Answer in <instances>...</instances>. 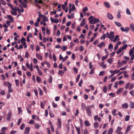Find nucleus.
<instances>
[{
	"label": "nucleus",
	"mask_w": 134,
	"mask_h": 134,
	"mask_svg": "<svg viewBox=\"0 0 134 134\" xmlns=\"http://www.w3.org/2000/svg\"><path fill=\"white\" fill-rule=\"evenodd\" d=\"M91 108L94 109V106L93 105H92L90 106H88L86 107V110L87 111V114L90 117H91L92 116V113L91 110Z\"/></svg>",
	"instance_id": "nucleus-1"
},
{
	"label": "nucleus",
	"mask_w": 134,
	"mask_h": 134,
	"mask_svg": "<svg viewBox=\"0 0 134 134\" xmlns=\"http://www.w3.org/2000/svg\"><path fill=\"white\" fill-rule=\"evenodd\" d=\"M120 29L122 31L125 32L126 33H127L130 30V28L128 27H126L124 29L123 27H121Z\"/></svg>",
	"instance_id": "nucleus-2"
},
{
	"label": "nucleus",
	"mask_w": 134,
	"mask_h": 134,
	"mask_svg": "<svg viewBox=\"0 0 134 134\" xmlns=\"http://www.w3.org/2000/svg\"><path fill=\"white\" fill-rule=\"evenodd\" d=\"M114 32H111L110 35L108 36V38H110V40H111L113 39L114 37Z\"/></svg>",
	"instance_id": "nucleus-3"
},
{
	"label": "nucleus",
	"mask_w": 134,
	"mask_h": 134,
	"mask_svg": "<svg viewBox=\"0 0 134 134\" xmlns=\"http://www.w3.org/2000/svg\"><path fill=\"white\" fill-rule=\"evenodd\" d=\"M72 4L71 3H70L69 5V8L70 9V10H72V12L74 11L75 9V7L74 4H72V6L71 7Z\"/></svg>",
	"instance_id": "nucleus-4"
},
{
	"label": "nucleus",
	"mask_w": 134,
	"mask_h": 134,
	"mask_svg": "<svg viewBox=\"0 0 134 134\" xmlns=\"http://www.w3.org/2000/svg\"><path fill=\"white\" fill-rule=\"evenodd\" d=\"M57 125L59 128L60 129L61 126V121L60 119L58 118L57 119Z\"/></svg>",
	"instance_id": "nucleus-5"
},
{
	"label": "nucleus",
	"mask_w": 134,
	"mask_h": 134,
	"mask_svg": "<svg viewBox=\"0 0 134 134\" xmlns=\"http://www.w3.org/2000/svg\"><path fill=\"white\" fill-rule=\"evenodd\" d=\"M30 130V128L29 127H26L24 131V133L25 134H28Z\"/></svg>",
	"instance_id": "nucleus-6"
},
{
	"label": "nucleus",
	"mask_w": 134,
	"mask_h": 134,
	"mask_svg": "<svg viewBox=\"0 0 134 134\" xmlns=\"http://www.w3.org/2000/svg\"><path fill=\"white\" fill-rule=\"evenodd\" d=\"M51 22L53 23H57L59 22V20L58 19H54L53 18L51 17L50 18Z\"/></svg>",
	"instance_id": "nucleus-7"
},
{
	"label": "nucleus",
	"mask_w": 134,
	"mask_h": 134,
	"mask_svg": "<svg viewBox=\"0 0 134 134\" xmlns=\"http://www.w3.org/2000/svg\"><path fill=\"white\" fill-rule=\"evenodd\" d=\"M107 16L109 19L111 20L113 19V17L112 15L109 13H108L107 14Z\"/></svg>",
	"instance_id": "nucleus-8"
},
{
	"label": "nucleus",
	"mask_w": 134,
	"mask_h": 134,
	"mask_svg": "<svg viewBox=\"0 0 134 134\" xmlns=\"http://www.w3.org/2000/svg\"><path fill=\"white\" fill-rule=\"evenodd\" d=\"M4 84L5 86H8V87H9L10 86H11L12 84L10 83L8 81L4 82Z\"/></svg>",
	"instance_id": "nucleus-9"
},
{
	"label": "nucleus",
	"mask_w": 134,
	"mask_h": 134,
	"mask_svg": "<svg viewBox=\"0 0 134 134\" xmlns=\"http://www.w3.org/2000/svg\"><path fill=\"white\" fill-rule=\"evenodd\" d=\"M105 43L103 42H102L98 45V47L99 48H101L103 46H105Z\"/></svg>",
	"instance_id": "nucleus-10"
},
{
	"label": "nucleus",
	"mask_w": 134,
	"mask_h": 134,
	"mask_svg": "<svg viewBox=\"0 0 134 134\" xmlns=\"http://www.w3.org/2000/svg\"><path fill=\"white\" fill-rule=\"evenodd\" d=\"M118 38V35H117L115 36V37L114 38V39H112L111 41H112L113 42H115L116 41L117 39H118V41H119V39Z\"/></svg>",
	"instance_id": "nucleus-11"
},
{
	"label": "nucleus",
	"mask_w": 134,
	"mask_h": 134,
	"mask_svg": "<svg viewBox=\"0 0 134 134\" xmlns=\"http://www.w3.org/2000/svg\"><path fill=\"white\" fill-rule=\"evenodd\" d=\"M122 106L123 108L127 109L128 107V105L127 103H125L122 104Z\"/></svg>",
	"instance_id": "nucleus-12"
},
{
	"label": "nucleus",
	"mask_w": 134,
	"mask_h": 134,
	"mask_svg": "<svg viewBox=\"0 0 134 134\" xmlns=\"http://www.w3.org/2000/svg\"><path fill=\"white\" fill-rule=\"evenodd\" d=\"M7 120L8 121H9L11 119V114L10 112H9L7 115Z\"/></svg>",
	"instance_id": "nucleus-13"
},
{
	"label": "nucleus",
	"mask_w": 134,
	"mask_h": 134,
	"mask_svg": "<svg viewBox=\"0 0 134 134\" xmlns=\"http://www.w3.org/2000/svg\"><path fill=\"white\" fill-rule=\"evenodd\" d=\"M36 57L38 59L41 60L42 59V56L41 55L37 53H36Z\"/></svg>",
	"instance_id": "nucleus-14"
},
{
	"label": "nucleus",
	"mask_w": 134,
	"mask_h": 134,
	"mask_svg": "<svg viewBox=\"0 0 134 134\" xmlns=\"http://www.w3.org/2000/svg\"><path fill=\"white\" fill-rule=\"evenodd\" d=\"M130 27L131 31L132 32H134V24H130Z\"/></svg>",
	"instance_id": "nucleus-15"
},
{
	"label": "nucleus",
	"mask_w": 134,
	"mask_h": 134,
	"mask_svg": "<svg viewBox=\"0 0 134 134\" xmlns=\"http://www.w3.org/2000/svg\"><path fill=\"white\" fill-rule=\"evenodd\" d=\"M7 5L10 7L13 10L16 11V7H15V8H13L12 6V4L10 3H9L7 4Z\"/></svg>",
	"instance_id": "nucleus-16"
},
{
	"label": "nucleus",
	"mask_w": 134,
	"mask_h": 134,
	"mask_svg": "<svg viewBox=\"0 0 134 134\" xmlns=\"http://www.w3.org/2000/svg\"><path fill=\"white\" fill-rule=\"evenodd\" d=\"M134 52V47H133V48L131 49L129 52V54L130 55H131Z\"/></svg>",
	"instance_id": "nucleus-17"
},
{
	"label": "nucleus",
	"mask_w": 134,
	"mask_h": 134,
	"mask_svg": "<svg viewBox=\"0 0 134 134\" xmlns=\"http://www.w3.org/2000/svg\"><path fill=\"white\" fill-rule=\"evenodd\" d=\"M130 107L131 108H134V103L132 102H130L129 104Z\"/></svg>",
	"instance_id": "nucleus-18"
},
{
	"label": "nucleus",
	"mask_w": 134,
	"mask_h": 134,
	"mask_svg": "<svg viewBox=\"0 0 134 134\" xmlns=\"http://www.w3.org/2000/svg\"><path fill=\"white\" fill-rule=\"evenodd\" d=\"M122 128L121 127L119 126H118L117 127L115 131V132L116 133H118V132H119L122 130Z\"/></svg>",
	"instance_id": "nucleus-19"
},
{
	"label": "nucleus",
	"mask_w": 134,
	"mask_h": 134,
	"mask_svg": "<svg viewBox=\"0 0 134 134\" xmlns=\"http://www.w3.org/2000/svg\"><path fill=\"white\" fill-rule=\"evenodd\" d=\"M131 126L130 125H129L127 126L125 132V133L126 134H127L128 132L130 130Z\"/></svg>",
	"instance_id": "nucleus-20"
},
{
	"label": "nucleus",
	"mask_w": 134,
	"mask_h": 134,
	"mask_svg": "<svg viewBox=\"0 0 134 134\" xmlns=\"http://www.w3.org/2000/svg\"><path fill=\"white\" fill-rule=\"evenodd\" d=\"M94 19L93 23V24H95L96 23H98L99 21V19L95 18L94 19Z\"/></svg>",
	"instance_id": "nucleus-21"
},
{
	"label": "nucleus",
	"mask_w": 134,
	"mask_h": 134,
	"mask_svg": "<svg viewBox=\"0 0 134 134\" xmlns=\"http://www.w3.org/2000/svg\"><path fill=\"white\" fill-rule=\"evenodd\" d=\"M104 4L107 8H110V5L108 3L104 2Z\"/></svg>",
	"instance_id": "nucleus-22"
},
{
	"label": "nucleus",
	"mask_w": 134,
	"mask_h": 134,
	"mask_svg": "<svg viewBox=\"0 0 134 134\" xmlns=\"http://www.w3.org/2000/svg\"><path fill=\"white\" fill-rule=\"evenodd\" d=\"M114 23L117 26L119 27H121L122 26L121 24L119 22L115 21Z\"/></svg>",
	"instance_id": "nucleus-23"
},
{
	"label": "nucleus",
	"mask_w": 134,
	"mask_h": 134,
	"mask_svg": "<svg viewBox=\"0 0 134 134\" xmlns=\"http://www.w3.org/2000/svg\"><path fill=\"white\" fill-rule=\"evenodd\" d=\"M85 19H83L82 21L81 22V23L80 24V26H83L85 24Z\"/></svg>",
	"instance_id": "nucleus-24"
},
{
	"label": "nucleus",
	"mask_w": 134,
	"mask_h": 134,
	"mask_svg": "<svg viewBox=\"0 0 134 134\" xmlns=\"http://www.w3.org/2000/svg\"><path fill=\"white\" fill-rule=\"evenodd\" d=\"M43 40L44 42L45 43L46 41H48L49 40L48 37L47 38H46L45 37H43Z\"/></svg>",
	"instance_id": "nucleus-25"
},
{
	"label": "nucleus",
	"mask_w": 134,
	"mask_h": 134,
	"mask_svg": "<svg viewBox=\"0 0 134 134\" xmlns=\"http://www.w3.org/2000/svg\"><path fill=\"white\" fill-rule=\"evenodd\" d=\"M43 1L44 0H40L39 1H38L37 0H35V2H36V3H39L43 4Z\"/></svg>",
	"instance_id": "nucleus-26"
},
{
	"label": "nucleus",
	"mask_w": 134,
	"mask_h": 134,
	"mask_svg": "<svg viewBox=\"0 0 134 134\" xmlns=\"http://www.w3.org/2000/svg\"><path fill=\"white\" fill-rule=\"evenodd\" d=\"M84 124L85 125L87 126H89L90 124L88 121L85 120L84 122Z\"/></svg>",
	"instance_id": "nucleus-27"
},
{
	"label": "nucleus",
	"mask_w": 134,
	"mask_h": 134,
	"mask_svg": "<svg viewBox=\"0 0 134 134\" xmlns=\"http://www.w3.org/2000/svg\"><path fill=\"white\" fill-rule=\"evenodd\" d=\"M123 89L122 88H120L118 89L116 93L117 94H119L122 91Z\"/></svg>",
	"instance_id": "nucleus-28"
},
{
	"label": "nucleus",
	"mask_w": 134,
	"mask_h": 134,
	"mask_svg": "<svg viewBox=\"0 0 134 134\" xmlns=\"http://www.w3.org/2000/svg\"><path fill=\"white\" fill-rule=\"evenodd\" d=\"M118 12L117 15V18L120 19L121 18V15L120 14L121 12L119 10Z\"/></svg>",
	"instance_id": "nucleus-29"
},
{
	"label": "nucleus",
	"mask_w": 134,
	"mask_h": 134,
	"mask_svg": "<svg viewBox=\"0 0 134 134\" xmlns=\"http://www.w3.org/2000/svg\"><path fill=\"white\" fill-rule=\"evenodd\" d=\"M76 129L77 131L78 134H80V128L79 127H77L76 126H75Z\"/></svg>",
	"instance_id": "nucleus-30"
},
{
	"label": "nucleus",
	"mask_w": 134,
	"mask_h": 134,
	"mask_svg": "<svg viewBox=\"0 0 134 134\" xmlns=\"http://www.w3.org/2000/svg\"><path fill=\"white\" fill-rule=\"evenodd\" d=\"M113 132V129L112 128H110L107 134H112Z\"/></svg>",
	"instance_id": "nucleus-31"
},
{
	"label": "nucleus",
	"mask_w": 134,
	"mask_h": 134,
	"mask_svg": "<svg viewBox=\"0 0 134 134\" xmlns=\"http://www.w3.org/2000/svg\"><path fill=\"white\" fill-rule=\"evenodd\" d=\"M48 20V19L46 17V16L45 15H44L43 16V22H44L46 21H47Z\"/></svg>",
	"instance_id": "nucleus-32"
},
{
	"label": "nucleus",
	"mask_w": 134,
	"mask_h": 134,
	"mask_svg": "<svg viewBox=\"0 0 134 134\" xmlns=\"http://www.w3.org/2000/svg\"><path fill=\"white\" fill-rule=\"evenodd\" d=\"M129 119H130L129 116V115H127L125 117V121H128L129 120Z\"/></svg>",
	"instance_id": "nucleus-33"
},
{
	"label": "nucleus",
	"mask_w": 134,
	"mask_h": 134,
	"mask_svg": "<svg viewBox=\"0 0 134 134\" xmlns=\"http://www.w3.org/2000/svg\"><path fill=\"white\" fill-rule=\"evenodd\" d=\"M7 17L12 21H13V19L11 15H7Z\"/></svg>",
	"instance_id": "nucleus-34"
},
{
	"label": "nucleus",
	"mask_w": 134,
	"mask_h": 134,
	"mask_svg": "<svg viewBox=\"0 0 134 134\" xmlns=\"http://www.w3.org/2000/svg\"><path fill=\"white\" fill-rule=\"evenodd\" d=\"M114 4L116 6H118L120 5V3L118 1H115L114 3Z\"/></svg>",
	"instance_id": "nucleus-35"
},
{
	"label": "nucleus",
	"mask_w": 134,
	"mask_h": 134,
	"mask_svg": "<svg viewBox=\"0 0 134 134\" xmlns=\"http://www.w3.org/2000/svg\"><path fill=\"white\" fill-rule=\"evenodd\" d=\"M99 125V124L97 122H96L94 123V126L95 128H97Z\"/></svg>",
	"instance_id": "nucleus-36"
},
{
	"label": "nucleus",
	"mask_w": 134,
	"mask_h": 134,
	"mask_svg": "<svg viewBox=\"0 0 134 134\" xmlns=\"http://www.w3.org/2000/svg\"><path fill=\"white\" fill-rule=\"evenodd\" d=\"M116 111V109H114L112 111V113L114 116H115L117 115V114L115 113Z\"/></svg>",
	"instance_id": "nucleus-37"
},
{
	"label": "nucleus",
	"mask_w": 134,
	"mask_h": 134,
	"mask_svg": "<svg viewBox=\"0 0 134 134\" xmlns=\"http://www.w3.org/2000/svg\"><path fill=\"white\" fill-rule=\"evenodd\" d=\"M34 126L37 129H38L40 126V125L37 123L35 124Z\"/></svg>",
	"instance_id": "nucleus-38"
},
{
	"label": "nucleus",
	"mask_w": 134,
	"mask_h": 134,
	"mask_svg": "<svg viewBox=\"0 0 134 134\" xmlns=\"http://www.w3.org/2000/svg\"><path fill=\"white\" fill-rule=\"evenodd\" d=\"M123 50L121 48H120L116 52V53L117 54H119Z\"/></svg>",
	"instance_id": "nucleus-39"
},
{
	"label": "nucleus",
	"mask_w": 134,
	"mask_h": 134,
	"mask_svg": "<svg viewBox=\"0 0 134 134\" xmlns=\"http://www.w3.org/2000/svg\"><path fill=\"white\" fill-rule=\"evenodd\" d=\"M113 45L111 44V43H110L109 46H108V48L109 49H111V50H112L113 49Z\"/></svg>",
	"instance_id": "nucleus-40"
},
{
	"label": "nucleus",
	"mask_w": 134,
	"mask_h": 134,
	"mask_svg": "<svg viewBox=\"0 0 134 134\" xmlns=\"http://www.w3.org/2000/svg\"><path fill=\"white\" fill-rule=\"evenodd\" d=\"M41 80L40 78L38 76L36 77V81L37 82H40L41 81Z\"/></svg>",
	"instance_id": "nucleus-41"
},
{
	"label": "nucleus",
	"mask_w": 134,
	"mask_h": 134,
	"mask_svg": "<svg viewBox=\"0 0 134 134\" xmlns=\"http://www.w3.org/2000/svg\"><path fill=\"white\" fill-rule=\"evenodd\" d=\"M105 34H103V35L100 38L101 40H104L105 38Z\"/></svg>",
	"instance_id": "nucleus-42"
},
{
	"label": "nucleus",
	"mask_w": 134,
	"mask_h": 134,
	"mask_svg": "<svg viewBox=\"0 0 134 134\" xmlns=\"http://www.w3.org/2000/svg\"><path fill=\"white\" fill-rule=\"evenodd\" d=\"M127 46V44H124L123 46L121 47L123 50H124L125 49Z\"/></svg>",
	"instance_id": "nucleus-43"
},
{
	"label": "nucleus",
	"mask_w": 134,
	"mask_h": 134,
	"mask_svg": "<svg viewBox=\"0 0 134 134\" xmlns=\"http://www.w3.org/2000/svg\"><path fill=\"white\" fill-rule=\"evenodd\" d=\"M130 83H127L125 85V88L126 89H127L129 88V87L130 86Z\"/></svg>",
	"instance_id": "nucleus-44"
},
{
	"label": "nucleus",
	"mask_w": 134,
	"mask_h": 134,
	"mask_svg": "<svg viewBox=\"0 0 134 134\" xmlns=\"http://www.w3.org/2000/svg\"><path fill=\"white\" fill-rule=\"evenodd\" d=\"M14 11V12H13L12 11H11L10 12H11V14L13 15H16L17 14V12H16V11Z\"/></svg>",
	"instance_id": "nucleus-45"
},
{
	"label": "nucleus",
	"mask_w": 134,
	"mask_h": 134,
	"mask_svg": "<svg viewBox=\"0 0 134 134\" xmlns=\"http://www.w3.org/2000/svg\"><path fill=\"white\" fill-rule=\"evenodd\" d=\"M49 78L48 80V82L49 83H51L52 82V78L51 76H49Z\"/></svg>",
	"instance_id": "nucleus-46"
},
{
	"label": "nucleus",
	"mask_w": 134,
	"mask_h": 134,
	"mask_svg": "<svg viewBox=\"0 0 134 134\" xmlns=\"http://www.w3.org/2000/svg\"><path fill=\"white\" fill-rule=\"evenodd\" d=\"M124 74V76L125 77H128L129 75L126 74L127 71H125L123 72Z\"/></svg>",
	"instance_id": "nucleus-47"
},
{
	"label": "nucleus",
	"mask_w": 134,
	"mask_h": 134,
	"mask_svg": "<svg viewBox=\"0 0 134 134\" xmlns=\"http://www.w3.org/2000/svg\"><path fill=\"white\" fill-rule=\"evenodd\" d=\"M126 12L127 14L129 15H130L131 14V12L128 8L126 9Z\"/></svg>",
	"instance_id": "nucleus-48"
},
{
	"label": "nucleus",
	"mask_w": 134,
	"mask_h": 134,
	"mask_svg": "<svg viewBox=\"0 0 134 134\" xmlns=\"http://www.w3.org/2000/svg\"><path fill=\"white\" fill-rule=\"evenodd\" d=\"M107 88L106 86H104L103 89V92L105 93H106L107 92Z\"/></svg>",
	"instance_id": "nucleus-49"
},
{
	"label": "nucleus",
	"mask_w": 134,
	"mask_h": 134,
	"mask_svg": "<svg viewBox=\"0 0 134 134\" xmlns=\"http://www.w3.org/2000/svg\"><path fill=\"white\" fill-rule=\"evenodd\" d=\"M88 8L87 7H85L83 9L82 11L83 13H85L86 11H87L88 10Z\"/></svg>",
	"instance_id": "nucleus-50"
},
{
	"label": "nucleus",
	"mask_w": 134,
	"mask_h": 134,
	"mask_svg": "<svg viewBox=\"0 0 134 134\" xmlns=\"http://www.w3.org/2000/svg\"><path fill=\"white\" fill-rule=\"evenodd\" d=\"M64 74V72L63 70H59V74L60 75H62Z\"/></svg>",
	"instance_id": "nucleus-51"
},
{
	"label": "nucleus",
	"mask_w": 134,
	"mask_h": 134,
	"mask_svg": "<svg viewBox=\"0 0 134 134\" xmlns=\"http://www.w3.org/2000/svg\"><path fill=\"white\" fill-rule=\"evenodd\" d=\"M105 71H103L100 72L99 74V76H102L105 74Z\"/></svg>",
	"instance_id": "nucleus-52"
},
{
	"label": "nucleus",
	"mask_w": 134,
	"mask_h": 134,
	"mask_svg": "<svg viewBox=\"0 0 134 134\" xmlns=\"http://www.w3.org/2000/svg\"><path fill=\"white\" fill-rule=\"evenodd\" d=\"M67 48V47L66 46H63L62 47L61 49L63 51H65Z\"/></svg>",
	"instance_id": "nucleus-53"
},
{
	"label": "nucleus",
	"mask_w": 134,
	"mask_h": 134,
	"mask_svg": "<svg viewBox=\"0 0 134 134\" xmlns=\"http://www.w3.org/2000/svg\"><path fill=\"white\" fill-rule=\"evenodd\" d=\"M113 60V59L112 58H110L107 61L110 64H111L112 63Z\"/></svg>",
	"instance_id": "nucleus-54"
},
{
	"label": "nucleus",
	"mask_w": 134,
	"mask_h": 134,
	"mask_svg": "<svg viewBox=\"0 0 134 134\" xmlns=\"http://www.w3.org/2000/svg\"><path fill=\"white\" fill-rule=\"evenodd\" d=\"M79 113V110L78 109H77L76 110L75 113V115L76 116H77L78 115V114Z\"/></svg>",
	"instance_id": "nucleus-55"
},
{
	"label": "nucleus",
	"mask_w": 134,
	"mask_h": 134,
	"mask_svg": "<svg viewBox=\"0 0 134 134\" xmlns=\"http://www.w3.org/2000/svg\"><path fill=\"white\" fill-rule=\"evenodd\" d=\"M124 83V81H122V80H121V81H120L118 82V83L119 85H120L121 84H122Z\"/></svg>",
	"instance_id": "nucleus-56"
},
{
	"label": "nucleus",
	"mask_w": 134,
	"mask_h": 134,
	"mask_svg": "<svg viewBox=\"0 0 134 134\" xmlns=\"http://www.w3.org/2000/svg\"><path fill=\"white\" fill-rule=\"evenodd\" d=\"M25 125L24 124H22L20 127V129L22 130H23L24 128L25 127Z\"/></svg>",
	"instance_id": "nucleus-57"
},
{
	"label": "nucleus",
	"mask_w": 134,
	"mask_h": 134,
	"mask_svg": "<svg viewBox=\"0 0 134 134\" xmlns=\"http://www.w3.org/2000/svg\"><path fill=\"white\" fill-rule=\"evenodd\" d=\"M108 56V55H106L105 56H103L102 57V60L103 61L104 60H105V59H106L107 58Z\"/></svg>",
	"instance_id": "nucleus-58"
},
{
	"label": "nucleus",
	"mask_w": 134,
	"mask_h": 134,
	"mask_svg": "<svg viewBox=\"0 0 134 134\" xmlns=\"http://www.w3.org/2000/svg\"><path fill=\"white\" fill-rule=\"evenodd\" d=\"M7 128L6 127H3L2 128L1 131L3 132H5V131L7 130Z\"/></svg>",
	"instance_id": "nucleus-59"
},
{
	"label": "nucleus",
	"mask_w": 134,
	"mask_h": 134,
	"mask_svg": "<svg viewBox=\"0 0 134 134\" xmlns=\"http://www.w3.org/2000/svg\"><path fill=\"white\" fill-rule=\"evenodd\" d=\"M74 71L75 72V73L76 74L77 72V69L76 67L74 68L73 69Z\"/></svg>",
	"instance_id": "nucleus-60"
},
{
	"label": "nucleus",
	"mask_w": 134,
	"mask_h": 134,
	"mask_svg": "<svg viewBox=\"0 0 134 134\" xmlns=\"http://www.w3.org/2000/svg\"><path fill=\"white\" fill-rule=\"evenodd\" d=\"M25 41L26 39L23 37H22L21 40V43H23L25 42Z\"/></svg>",
	"instance_id": "nucleus-61"
},
{
	"label": "nucleus",
	"mask_w": 134,
	"mask_h": 134,
	"mask_svg": "<svg viewBox=\"0 0 134 134\" xmlns=\"http://www.w3.org/2000/svg\"><path fill=\"white\" fill-rule=\"evenodd\" d=\"M82 83H83V80L82 79H81L80 80V82L79 83V86L80 87H81V85Z\"/></svg>",
	"instance_id": "nucleus-62"
},
{
	"label": "nucleus",
	"mask_w": 134,
	"mask_h": 134,
	"mask_svg": "<svg viewBox=\"0 0 134 134\" xmlns=\"http://www.w3.org/2000/svg\"><path fill=\"white\" fill-rule=\"evenodd\" d=\"M84 134H88V131L87 129H85L84 130Z\"/></svg>",
	"instance_id": "nucleus-63"
},
{
	"label": "nucleus",
	"mask_w": 134,
	"mask_h": 134,
	"mask_svg": "<svg viewBox=\"0 0 134 134\" xmlns=\"http://www.w3.org/2000/svg\"><path fill=\"white\" fill-rule=\"evenodd\" d=\"M134 90H132L130 92V94L132 96H134Z\"/></svg>",
	"instance_id": "nucleus-64"
}]
</instances>
